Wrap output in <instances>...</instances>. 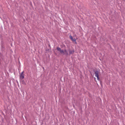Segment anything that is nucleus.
Segmentation results:
<instances>
[{
	"label": "nucleus",
	"instance_id": "nucleus-1",
	"mask_svg": "<svg viewBox=\"0 0 125 125\" xmlns=\"http://www.w3.org/2000/svg\"><path fill=\"white\" fill-rule=\"evenodd\" d=\"M95 76L97 78V80L99 81V72L98 71H96L95 72Z\"/></svg>",
	"mask_w": 125,
	"mask_h": 125
},
{
	"label": "nucleus",
	"instance_id": "nucleus-2",
	"mask_svg": "<svg viewBox=\"0 0 125 125\" xmlns=\"http://www.w3.org/2000/svg\"><path fill=\"white\" fill-rule=\"evenodd\" d=\"M24 72L23 71L21 73L20 75V79H23L24 77V74H23Z\"/></svg>",
	"mask_w": 125,
	"mask_h": 125
},
{
	"label": "nucleus",
	"instance_id": "nucleus-3",
	"mask_svg": "<svg viewBox=\"0 0 125 125\" xmlns=\"http://www.w3.org/2000/svg\"><path fill=\"white\" fill-rule=\"evenodd\" d=\"M68 51L69 52V53L70 54H73L74 52V50H69Z\"/></svg>",
	"mask_w": 125,
	"mask_h": 125
},
{
	"label": "nucleus",
	"instance_id": "nucleus-4",
	"mask_svg": "<svg viewBox=\"0 0 125 125\" xmlns=\"http://www.w3.org/2000/svg\"><path fill=\"white\" fill-rule=\"evenodd\" d=\"M70 39L71 40H72L73 41V42H75V43H76V39H73V37L72 36H70Z\"/></svg>",
	"mask_w": 125,
	"mask_h": 125
},
{
	"label": "nucleus",
	"instance_id": "nucleus-5",
	"mask_svg": "<svg viewBox=\"0 0 125 125\" xmlns=\"http://www.w3.org/2000/svg\"><path fill=\"white\" fill-rule=\"evenodd\" d=\"M64 54H66V55H68V52L65 49L64 50Z\"/></svg>",
	"mask_w": 125,
	"mask_h": 125
},
{
	"label": "nucleus",
	"instance_id": "nucleus-6",
	"mask_svg": "<svg viewBox=\"0 0 125 125\" xmlns=\"http://www.w3.org/2000/svg\"><path fill=\"white\" fill-rule=\"evenodd\" d=\"M57 50L59 52H60L61 50V49L59 47H57Z\"/></svg>",
	"mask_w": 125,
	"mask_h": 125
},
{
	"label": "nucleus",
	"instance_id": "nucleus-7",
	"mask_svg": "<svg viewBox=\"0 0 125 125\" xmlns=\"http://www.w3.org/2000/svg\"><path fill=\"white\" fill-rule=\"evenodd\" d=\"M60 52L61 53H63L64 54V52L63 50H61V51Z\"/></svg>",
	"mask_w": 125,
	"mask_h": 125
},
{
	"label": "nucleus",
	"instance_id": "nucleus-8",
	"mask_svg": "<svg viewBox=\"0 0 125 125\" xmlns=\"http://www.w3.org/2000/svg\"><path fill=\"white\" fill-rule=\"evenodd\" d=\"M42 68L43 69H44V68L43 67H42Z\"/></svg>",
	"mask_w": 125,
	"mask_h": 125
}]
</instances>
